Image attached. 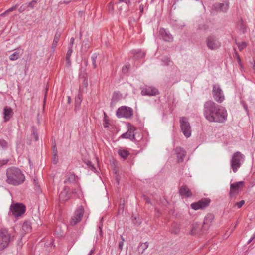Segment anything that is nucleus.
I'll return each instance as SVG.
<instances>
[{
	"label": "nucleus",
	"instance_id": "nucleus-1",
	"mask_svg": "<svg viewBox=\"0 0 255 255\" xmlns=\"http://www.w3.org/2000/svg\"><path fill=\"white\" fill-rule=\"evenodd\" d=\"M203 114L209 122L223 123L227 121V112L225 108L208 100L204 104Z\"/></svg>",
	"mask_w": 255,
	"mask_h": 255
},
{
	"label": "nucleus",
	"instance_id": "nucleus-2",
	"mask_svg": "<svg viewBox=\"0 0 255 255\" xmlns=\"http://www.w3.org/2000/svg\"><path fill=\"white\" fill-rule=\"evenodd\" d=\"M6 176L7 183L15 186L22 184L25 180V176L21 171L14 167L7 169Z\"/></svg>",
	"mask_w": 255,
	"mask_h": 255
},
{
	"label": "nucleus",
	"instance_id": "nucleus-3",
	"mask_svg": "<svg viewBox=\"0 0 255 255\" xmlns=\"http://www.w3.org/2000/svg\"><path fill=\"white\" fill-rule=\"evenodd\" d=\"M245 156L239 151L235 152L232 155L230 160V167L234 173H236L244 162Z\"/></svg>",
	"mask_w": 255,
	"mask_h": 255
},
{
	"label": "nucleus",
	"instance_id": "nucleus-4",
	"mask_svg": "<svg viewBox=\"0 0 255 255\" xmlns=\"http://www.w3.org/2000/svg\"><path fill=\"white\" fill-rule=\"evenodd\" d=\"M10 238V234L6 229L0 230V250L4 249L8 246Z\"/></svg>",
	"mask_w": 255,
	"mask_h": 255
},
{
	"label": "nucleus",
	"instance_id": "nucleus-5",
	"mask_svg": "<svg viewBox=\"0 0 255 255\" xmlns=\"http://www.w3.org/2000/svg\"><path fill=\"white\" fill-rule=\"evenodd\" d=\"M133 115L132 109L128 107L122 106L119 108L116 111V115L118 118H130Z\"/></svg>",
	"mask_w": 255,
	"mask_h": 255
},
{
	"label": "nucleus",
	"instance_id": "nucleus-6",
	"mask_svg": "<svg viewBox=\"0 0 255 255\" xmlns=\"http://www.w3.org/2000/svg\"><path fill=\"white\" fill-rule=\"evenodd\" d=\"M181 129L186 137H189L191 135V128L189 122L185 117H182L180 120Z\"/></svg>",
	"mask_w": 255,
	"mask_h": 255
},
{
	"label": "nucleus",
	"instance_id": "nucleus-7",
	"mask_svg": "<svg viewBox=\"0 0 255 255\" xmlns=\"http://www.w3.org/2000/svg\"><path fill=\"white\" fill-rule=\"evenodd\" d=\"M212 95L215 100L218 103H220L225 99L223 91L218 85H213Z\"/></svg>",
	"mask_w": 255,
	"mask_h": 255
},
{
	"label": "nucleus",
	"instance_id": "nucleus-8",
	"mask_svg": "<svg viewBox=\"0 0 255 255\" xmlns=\"http://www.w3.org/2000/svg\"><path fill=\"white\" fill-rule=\"evenodd\" d=\"M206 44L211 50H216L221 46V43L214 35H210L206 38Z\"/></svg>",
	"mask_w": 255,
	"mask_h": 255
},
{
	"label": "nucleus",
	"instance_id": "nucleus-9",
	"mask_svg": "<svg viewBox=\"0 0 255 255\" xmlns=\"http://www.w3.org/2000/svg\"><path fill=\"white\" fill-rule=\"evenodd\" d=\"M10 211L14 217H18L25 212V208L23 204L17 203L11 206Z\"/></svg>",
	"mask_w": 255,
	"mask_h": 255
},
{
	"label": "nucleus",
	"instance_id": "nucleus-10",
	"mask_svg": "<svg viewBox=\"0 0 255 255\" xmlns=\"http://www.w3.org/2000/svg\"><path fill=\"white\" fill-rule=\"evenodd\" d=\"M83 214L84 208L81 206L75 211L74 215L71 218L70 224L74 226L79 222L83 217Z\"/></svg>",
	"mask_w": 255,
	"mask_h": 255
},
{
	"label": "nucleus",
	"instance_id": "nucleus-11",
	"mask_svg": "<svg viewBox=\"0 0 255 255\" xmlns=\"http://www.w3.org/2000/svg\"><path fill=\"white\" fill-rule=\"evenodd\" d=\"M159 94L158 90L153 87L145 86L142 88L141 94L142 96H155Z\"/></svg>",
	"mask_w": 255,
	"mask_h": 255
},
{
	"label": "nucleus",
	"instance_id": "nucleus-12",
	"mask_svg": "<svg viewBox=\"0 0 255 255\" xmlns=\"http://www.w3.org/2000/svg\"><path fill=\"white\" fill-rule=\"evenodd\" d=\"M209 199H203L197 202L191 204V207L195 210L203 209L207 207L209 205Z\"/></svg>",
	"mask_w": 255,
	"mask_h": 255
},
{
	"label": "nucleus",
	"instance_id": "nucleus-13",
	"mask_svg": "<svg viewBox=\"0 0 255 255\" xmlns=\"http://www.w3.org/2000/svg\"><path fill=\"white\" fill-rule=\"evenodd\" d=\"M174 150L177 156V162L178 163L182 162L186 155V151L180 147H176Z\"/></svg>",
	"mask_w": 255,
	"mask_h": 255
},
{
	"label": "nucleus",
	"instance_id": "nucleus-14",
	"mask_svg": "<svg viewBox=\"0 0 255 255\" xmlns=\"http://www.w3.org/2000/svg\"><path fill=\"white\" fill-rule=\"evenodd\" d=\"M135 128L134 127H131L128 130V131L124 133H123L121 135V137L122 138L129 139L132 141L135 139V134L134 131Z\"/></svg>",
	"mask_w": 255,
	"mask_h": 255
},
{
	"label": "nucleus",
	"instance_id": "nucleus-15",
	"mask_svg": "<svg viewBox=\"0 0 255 255\" xmlns=\"http://www.w3.org/2000/svg\"><path fill=\"white\" fill-rule=\"evenodd\" d=\"M3 119L4 121L7 122L10 120L13 115L12 109L8 106H5L3 109Z\"/></svg>",
	"mask_w": 255,
	"mask_h": 255
},
{
	"label": "nucleus",
	"instance_id": "nucleus-16",
	"mask_svg": "<svg viewBox=\"0 0 255 255\" xmlns=\"http://www.w3.org/2000/svg\"><path fill=\"white\" fill-rule=\"evenodd\" d=\"M244 184L243 181H239L237 182L236 183L231 184L230 185V194L232 195L234 193H236L238 190L242 187Z\"/></svg>",
	"mask_w": 255,
	"mask_h": 255
},
{
	"label": "nucleus",
	"instance_id": "nucleus-17",
	"mask_svg": "<svg viewBox=\"0 0 255 255\" xmlns=\"http://www.w3.org/2000/svg\"><path fill=\"white\" fill-rule=\"evenodd\" d=\"M160 34L161 38L165 41L171 42L173 41V37L172 35L165 29H161L160 30Z\"/></svg>",
	"mask_w": 255,
	"mask_h": 255
},
{
	"label": "nucleus",
	"instance_id": "nucleus-18",
	"mask_svg": "<svg viewBox=\"0 0 255 255\" xmlns=\"http://www.w3.org/2000/svg\"><path fill=\"white\" fill-rule=\"evenodd\" d=\"M23 49L18 48L15 49V51L9 56V59L11 61H15L20 58L23 54Z\"/></svg>",
	"mask_w": 255,
	"mask_h": 255
},
{
	"label": "nucleus",
	"instance_id": "nucleus-19",
	"mask_svg": "<svg viewBox=\"0 0 255 255\" xmlns=\"http://www.w3.org/2000/svg\"><path fill=\"white\" fill-rule=\"evenodd\" d=\"M179 193L182 196L189 197L192 196L190 190L186 186H182L179 189Z\"/></svg>",
	"mask_w": 255,
	"mask_h": 255
},
{
	"label": "nucleus",
	"instance_id": "nucleus-20",
	"mask_svg": "<svg viewBox=\"0 0 255 255\" xmlns=\"http://www.w3.org/2000/svg\"><path fill=\"white\" fill-rule=\"evenodd\" d=\"M69 189L65 188L59 194V199L61 201H65L69 198L68 194Z\"/></svg>",
	"mask_w": 255,
	"mask_h": 255
},
{
	"label": "nucleus",
	"instance_id": "nucleus-21",
	"mask_svg": "<svg viewBox=\"0 0 255 255\" xmlns=\"http://www.w3.org/2000/svg\"><path fill=\"white\" fill-rule=\"evenodd\" d=\"M60 36H61V34L60 32H56L55 36H54V40H53V43L52 44V46L51 48V49L53 52H54L55 50V48L57 45V43L60 39Z\"/></svg>",
	"mask_w": 255,
	"mask_h": 255
},
{
	"label": "nucleus",
	"instance_id": "nucleus-22",
	"mask_svg": "<svg viewBox=\"0 0 255 255\" xmlns=\"http://www.w3.org/2000/svg\"><path fill=\"white\" fill-rule=\"evenodd\" d=\"M215 7L217 10H220L222 11H226L229 8V5L228 2L223 3H217L215 5Z\"/></svg>",
	"mask_w": 255,
	"mask_h": 255
},
{
	"label": "nucleus",
	"instance_id": "nucleus-23",
	"mask_svg": "<svg viewBox=\"0 0 255 255\" xmlns=\"http://www.w3.org/2000/svg\"><path fill=\"white\" fill-rule=\"evenodd\" d=\"M148 247V243L147 242L141 243L139 244L138 247V251L139 252H140L141 254H143Z\"/></svg>",
	"mask_w": 255,
	"mask_h": 255
},
{
	"label": "nucleus",
	"instance_id": "nucleus-24",
	"mask_svg": "<svg viewBox=\"0 0 255 255\" xmlns=\"http://www.w3.org/2000/svg\"><path fill=\"white\" fill-rule=\"evenodd\" d=\"M133 57L137 59L142 58L145 56V53L140 50H134L132 52Z\"/></svg>",
	"mask_w": 255,
	"mask_h": 255
},
{
	"label": "nucleus",
	"instance_id": "nucleus-25",
	"mask_svg": "<svg viewBox=\"0 0 255 255\" xmlns=\"http://www.w3.org/2000/svg\"><path fill=\"white\" fill-rule=\"evenodd\" d=\"M119 155L123 159H125L129 155L128 152L124 149H119L118 151Z\"/></svg>",
	"mask_w": 255,
	"mask_h": 255
},
{
	"label": "nucleus",
	"instance_id": "nucleus-26",
	"mask_svg": "<svg viewBox=\"0 0 255 255\" xmlns=\"http://www.w3.org/2000/svg\"><path fill=\"white\" fill-rule=\"evenodd\" d=\"M8 143L3 139H0V149L5 150L8 148Z\"/></svg>",
	"mask_w": 255,
	"mask_h": 255
},
{
	"label": "nucleus",
	"instance_id": "nucleus-27",
	"mask_svg": "<svg viewBox=\"0 0 255 255\" xmlns=\"http://www.w3.org/2000/svg\"><path fill=\"white\" fill-rule=\"evenodd\" d=\"M82 102V98L80 95H78L75 98V109H79L80 107V105Z\"/></svg>",
	"mask_w": 255,
	"mask_h": 255
},
{
	"label": "nucleus",
	"instance_id": "nucleus-28",
	"mask_svg": "<svg viewBox=\"0 0 255 255\" xmlns=\"http://www.w3.org/2000/svg\"><path fill=\"white\" fill-rule=\"evenodd\" d=\"M76 180V176L74 174H70L68 177L67 180H66L64 182L65 183H72L75 182Z\"/></svg>",
	"mask_w": 255,
	"mask_h": 255
},
{
	"label": "nucleus",
	"instance_id": "nucleus-29",
	"mask_svg": "<svg viewBox=\"0 0 255 255\" xmlns=\"http://www.w3.org/2000/svg\"><path fill=\"white\" fill-rule=\"evenodd\" d=\"M22 229L25 232H28L30 230V226L28 222H24L22 225Z\"/></svg>",
	"mask_w": 255,
	"mask_h": 255
},
{
	"label": "nucleus",
	"instance_id": "nucleus-30",
	"mask_svg": "<svg viewBox=\"0 0 255 255\" xmlns=\"http://www.w3.org/2000/svg\"><path fill=\"white\" fill-rule=\"evenodd\" d=\"M236 44L238 46V49L241 51L247 46V43L245 42L241 43L236 42Z\"/></svg>",
	"mask_w": 255,
	"mask_h": 255
},
{
	"label": "nucleus",
	"instance_id": "nucleus-31",
	"mask_svg": "<svg viewBox=\"0 0 255 255\" xmlns=\"http://www.w3.org/2000/svg\"><path fill=\"white\" fill-rule=\"evenodd\" d=\"M97 55L96 53L93 54L91 56V60L92 62V65L93 68H95L97 67L96 63V60L97 59Z\"/></svg>",
	"mask_w": 255,
	"mask_h": 255
},
{
	"label": "nucleus",
	"instance_id": "nucleus-32",
	"mask_svg": "<svg viewBox=\"0 0 255 255\" xmlns=\"http://www.w3.org/2000/svg\"><path fill=\"white\" fill-rule=\"evenodd\" d=\"M130 64H128V63L126 64L125 65H124L122 68V72H123V73H124V74L127 73L128 72V71L130 68Z\"/></svg>",
	"mask_w": 255,
	"mask_h": 255
},
{
	"label": "nucleus",
	"instance_id": "nucleus-33",
	"mask_svg": "<svg viewBox=\"0 0 255 255\" xmlns=\"http://www.w3.org/2000/svg\"><path fill=\"white\" fill-rule=\"evenodd\" d=\"M162 62H163L162 65H169V63L170 62V59L168 57H165L162 60Z\"/></svg>",
	"mask_w": 255,
	"mask_h": 255
},
{
	"label": "nucleus",
	"instance_id": "nucleus-34",
	"mask_svg": "<svg viewBox=\"0 0 255 255\" xmlns=\"http://www.w3.org/2000/svg\"><path fill=\"white\" fill-rule=\"evenodd\" d=\"M121 241L119 243V249L122 251L124 245V239L123 236H121Z\"/></svg>",
	"mask_w": 255,
	"mask_h": 255
},
{
	"label": "nucleus",
	"instance_id": "nucleus-35",
	"mask_svg": "<svg viewBox=\"0 0 255 255\" xmlns=\"http://www.w3.org/2000/svg\"><path fill=\"white\" fill-rule=\"evenodd\" d=\"M73 50L72 48H68V50L67 51L66 59H68V58H70V56L72 53Z\"/></svg>",
	"mask_w": 255,
	"mask_h": 255
},
{
	"label": "nucleus",
	"instance_id": "nucleus-36",
	"mask_svg": "<svg viewBox=\"0 0 255 255\" xmlns=\"http://www.w3.org/2000/svg\"><path fill=\"white\" fill-rule=\"evenodd\" d=\"M245 203V201L244 200H241L239 202H237L236 205L237 206L238 208H240Z\"/></svg>",
	"mask_w": 255,
	"mask_h": 255
},
{
	"label": "nucleus",
	"instance_id": "nucleus-37",
	"mask_svg": "<svg viewBox=\"0 0 255 255\" xmlns=\"http://www.w3.org/2000/svg\"><path fill=\"white\" fill-rule=\"evenodd\" d=\"M74 38L73 37H72L71 39H70V43L69 44V45H68V48H72V46L74 44Z\"/></svg>",
	"mask_w": 255,
	"mask_h": 255
},
{
	"label": "nucleus",
	"instance_id": "nucleus-38",
	"mask_svg": "<svg viewBox=\"0 0 255 255\" xmlns=\"http://www.w3.org/2000/svg\"><path fill=\"white\" fill-rule=\"evenodd\" d=\"M235 56L237 59V61H238V63L241 65V59L240 58V56H239V54L235 51Z\"/></svg>",
	"mask_w": 255,
	"mask_h": 255
},
{
	"label": "nucleus",
	"instance_id": "nucleus-39",
	"mask_svg": "<svg viewBox=\"0 0 255 255\" xmlns=\"http://www.w3.org/2000/svg\"><path fill=\"white\" fill-rule=\"evenodd\" d=\"M32 135L34 138V139L35 141H38V134L37 133L35 132V130H33V132H32Z\"/></svg>",
	"mask_w": 255,
	"mask_h": 255
},
{
	"label": "nucleus",
	"instance_id": "nucleus-40",
	"mask_svg": "<svg viewBox=\"0 0 255 255\" xmlns=\"http://www.w3.org/2000/svg\"><path fill=\"white\" fill-rule=\"evenodd\" d=\"M8 160H0V167L2 166L3 165H5L7 163Z\"/></svg>",
	"mask_w": 255,
	"mask_h": 255
},
{
	"label": "nucleus",
	"instance_id": "nucleus-41",
	"mask_svg": "<svg viewBox=\"0 0 255 255\" xmlns=\"http://www.w3.org/2000/svg\"><path fill=\"white\" fill-rule=\"evenodd\" d=\"M58 161V158L57 157V153H55L54 155V158H53V162L54 164H56Z\"/></svg>",
	"mask_w": 255,
	"mask_h": 255
},
{
	"label": "nucleus",
	"instance_id": "nucleus-42",
	"mask_svg": "<svg viewBox=\"0 0 255 255\" xmlns=\"http://www.w3.org/2000/svg\"><path fill=\"white\" fill-rule=\"evenodd\" d=\"M120 2H125L127 5H128L130 3L129 0H119Z\"/></svg>",
	"mask_w": 255,
	"mask_h": 255
},
{
	"label": "nucleus",
	"instance_id": "nucleus-43",
	"mask_svg": "<svg viewBox=\"0 0 255 255\" xmlns=\"http://www.w3.org/2000/svg\"><path fill=\"white\" fill-rule=\"evenodd\" d=\"M13 9H14V7L10 8L8 9V10H7L5 12L1 14V15H4L6 12H11V11H13Z\"/></svg>",
	"mask_w": 255,
	"mask_h": 255
},
{
	"label": "nucleus",
	"instance_id": "nucleus-44",
	"mask_svg": "<svg viewBox=\"0 0 255 255\" xmlns=\"http://www.w3.org/2000/svg\"><path fill=\"white\" fill-rule=\"evenodd\" d=\"M35 3H36V1H32V2L29 3L28 6H30L32 8V7H33V4H35Z\"/></svg>",
	"mask_w": 255,
	"mask_h": 255
},
{
	"label": "nucleus",
	"instance_id": "nucleus-45",
	"mask_svg": "<svg viewBox=\"0 0 255 255\" xmlns=\"http://www.w3.org/2000/svg\"><path fill=\"white\" fill-rule=\"evenodd\" d=\"M139 10L141 12H142L144 10V7L142 5H140L139 6Z\"/></svg>",
	"mask_w": 255,
	"mask_h": 255
},
{
	"label": "nucleus",
	"instance_id": "nucleus-46",
	"mask_svg": "<svg viewBox=\"0 0 255 255\" xmlns=\"http://www.w3.org/2000/svg\"><path fill=\"white\" fill-rule=\"evenodd\" d=\"M66 62L68 65H71L70 58H68V59H66Z\"/></svg>",
	"mask_w": 255,
	"mask_h": 255
},
{
	"label": "nucleus",
	"instance_id": "nucleus-47",
	"mask_svg": "<svg viewBox=\"0 0 255 255\" xmlns=\"http://www.w3.org/2000/svg\"><path fill=\"white\" fill-rule=\"evenodd\" d=\"M254 237L252 236L250 238V240L248 241V243H251L254 240Z\"/></svg>",
	"mask_w": 255,
	"mask_h": 255
},
{
	"label": "nucleus",
	"instance_id": "nucleus-48",
	"mask_svg": "<svg viewBox=\"0 0 255 255\" xmlns=\"http://www.w3.org/2000/svg\"><path fill=\"white\" fill-rule=\"evenodd\" d=\"M109 8H111L112 10L113 9V4H112V3H109Z\"/></svg>",
	"mask_w": 255,
	"mask_h": 255
},
{
	"label": "nucleus",
	"instance_id": "nucleus-49",
	"mask_svg": "<svg viewBox=\"0 0 255 255\" xmlns=\"http://www.w3.org/2000/svg\"><path fill=\"white\" fill-rule=\"evenodd\" d=\"M99 229H100V234L101 235H102V231L101 226L99 225Z\"/></svg>",
	"mask_w": 255,
	"mask_h": 255
},
{
	"label": "nucleus",
	"instance_id": "nucleus-50",
	"mask_svg": "<svg viewBox=\"0 0 255 255\" xmlns=\"http://www.w3.org/2000/svg\"><path fill=\"white\" fill-rule=\"evenodd\" d=\"M94 250H91L88 255H92V254L93 253Z\"/></svg>",
	"mask_w": 255,
	"mask_h": 255
},
{
	"label": "nucleus",
	"instance_id": "nucleus-51",
	"mask_svg": "<svg viewBox=\"0 0 255 255\" xmlns=\"http://www.w3.org/2000/svg\"><path fill=\"white\" fill-rule=\"evenodd\" d=\"M254 62V65L253 66V69L254 70V71L255 72V63L254 62V61H253Z\"/></svg>",
	"mask_w": 255,
	"mask_h": 255
},
{
	"label": "nucleus",
	"instance_id": "nucleus-52",
	"mask_svg": "<svg viewBox=\"0 0 255 255\" xmlns=\"http://www.w3.org/2000/svg\"><path fill=\"white\" fill-rule=\"evenodd\" d=\"M252 237H254V238H255V232L254 233V234L252 235Z\"/></svg>",
	"mask_w": 255,
	"mask_h": 255
},
{
	"label": "nucleus",
	"instance_id": "nucleus-53",
	"mask_svg": "<svg viewBox=\"0 0 255 255\" xmlns=\"http://www.w3.org/2000/svg\"><path fill=\"white\" fill-rule=\"evenodd\" d=\"M146 202L148 203H150V201L148 199L147 200Z\"/></svg>",
	"mask_w": 255,
	"mask_h": 255
},
{
	"label": "nucleus",
	"instance_id": "nucleus-54",
	"mask_svg": "<svg viewBox=\"0 0 255 255\" xmlns=\"http://www.w3.org/2000/svg\"><path fill=\"white\" fill-rule=\"evenodd\" d=\"M53 148H54V149H56V145H54L53 146Z\"/></svg>",
	"mask_w": 255,
	"mask_h": 255
},
{
	"label": "nucleus",
	"instance_id": "nucleus-55",
	"mask_svg": "<svg viewBox=\"0 0 255 255\" xmlns=\"http://www.w3.org/2000/svg\"><path fill=\"white\" fill-rule=\"evenodd\" d=\"M237 224V223H236V225H235V226H234V229H235V228H236V226Z\"/></svg>",
	"mask_w": 255,
	"mask_h": 255
},
{
	"label": "nucleus",
	"instance_id": "nucleus-56",
	"mask_svg": "<svg viewBox=\"0 0 255 255\" xmlns=\"http://www.w3.org/2000/svg\"><path fill=\"white\" fill-rule=\"evenodd\" d=\"M210 217H211V218H212V216L211 215H210Z\"/></svg>",
	"mask_w": 255,
	"mask_h": 255
},
{
	"label": "nucleus",
	"instance_id": "nucleus-57",
	"mask_svg": "<svg viewBox=\"0 0 255 255\" xmlns=\"http://www.w3.org/2000/svg\"><path fill=\"white\" fill-rule=\"evenodd\" d=\"M207 220V217H206L205 219V220Z\"/></svg>",
	"mask_w": 255,
	"mask_h": 255
},
{
	"label": "nucleus",
	"instance_id": "nucleus-58",
	"mask_svg": "<svg viewBox=\"0 0 255 255\" xmlns=\"http://www.w3.org/2000/svg\"><path fill=\"white\" fill-rule=\"evenodd\" d=\"M68 102H70V98H69V99H68Z\"/></svg>",
	"mask_w": 255,
	"mask_h": 255
},
{
	"label": "nucleus",
	"instance_id": "nucleus-59",
	"mask_svg": "<svg viewBox=\"0 0 255 255\" xmlns=\"http://www.w3.org/2000/svg\"><path fill=\"white\" fill-rule=\"evenodd\" d=\"M196 1H197L198 0H196Z\"/></svg>",
	"mask_w": 255,
	"mask_h": 255
}]
</instances>
